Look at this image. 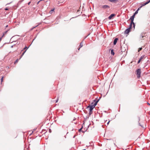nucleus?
I'll list each match as a JSON object with an SVG mask.
<instances>
[{"instance_id": "nucleus-1", "label": "nucleus", "mask_w": 150, "mask_h": 150, "mask_svg": "<svg viewBox=\"0 0 150 150\" xmlns=\"http://www.w3.org/2000/svg\"><path fill=\"white\" fill-rule=\"evenodd\" d=\"M100 98L98 99L97 100L96 102L94 103H91V104L92 105H89L88 106L87 108H89V111H92L93 109L94 108L95 106L97 105V103L100 100Z\"/></svg>"}, {"instance_id": "nucleus-2", "label": "nucleus", "mask_w": 150, "mask_h": 150, "mask_svg": "<svg viewBox=\"0 0 150 150\" xmlns=\"http://www.w3.org/2000/svg\"><path fill=\"white\" fill-rule=\"evenodd\" d=\"M127 49V47L126 45H122L121 47V52H125Z\"/></svg>"}, {"instance_id": "nucleus-3", "label": "nucleus", "mask_w": 150, "mask_h": 150, "mask_svg": "<svg viewBox=\"0 0 150 150\" xmlns=\"http://www.w3.org/2000/svg\"><path fill=\"white\" fill-rule=\"evenodd\" d=\"M137 75L138 78H139L141 76V69H138L137 70Z\"/></svg>"}, {"instance_id": "nucleus-4", "label": "nucleus", "mask_w": 150, "mask_h": 150, "mask_svg": "<svg viewBox=\"0 0 150 150\" xmlns=\"http://www.w3.org/2000/svg\"><path fill=\"white\" fill-rule=\"evenodd\" d=\"M130 28H128L125 31V33L128 34L130 32Z\"/></svg>"}, {"instance_id": "nucleus-5", "label": "nucleus", "mask_w": 150, "mask_h": 150, "mask_svg": "<svg viewBox=\"0 0 150 150\" xmlns=\"http://www.w3.org/2000/svg\"><path fill=\"white\" fill-rule=\"evenodd\" d=\"M134 17H135L134 15H133L130 18V19L131 20V22H132V23H133Z\"/></svg>"}, {"instance_id": "nucleus-6", "label": "nucleus", "mask_w": 150, "mask_h": 150, "mask_svg": "<svg viewBox=\"0 0 150 150\" xmlns=\"http://www.w3.org/2000/svg\"><path fill=\"white\" fill-rule=\"evenodd\" d=\"M102 8L104 9H106L109 8V6L107 5H105L102 6Z\"/></svg>"}, {"instance_id": "nucleus-7", "label": "nucleus", "mask_w": 150, "mask_h": 150, "mask_svg": "<svg viewBox=\"0 0 150 150\" xmlns=\"http://www.w3.org/2000/svg\"><path fill=\"white\" fill-rule=\"evenodd\" d=\"M115 16V14H112L111 15H110L109 17H108V18L110 20L112 18Z\"/></svg>"}, {"instance_id": "nucleus-8", "label": "nucleus", "mask_w": 150, "mask_h": 150, "mask_svg": "<svg viewBox=\"0 0 150 150\" xmlns=\"http://www.w3.org/2000/svg\"><path fill=\"white\" fill-rule=\"evenodd\" d=\"M118 40V39L117 38H116L115 39L113 42L114 45H115L116 44Z\"/></svg>"}, {"instance_id": "nucleus-9", "label": "nucleus", "mask_w": 150, "mask_h": 150, "mask_svg": "<svg viewBox=\"0 0 150 150\" xmlns=\"http://www.w3.org/2000/svg\"><path fill=\"white\" fill-rule=\"evenodd\" d=\"M140 120V118L139 117H138V122H139V121ZM139 123V125L141 126L142 127H143V128H144V127H143V126L142 125H141L140 123L139 122L138 123Z\"/></svg>"}, {"instance_id": "nucleus-10", "label": "nucleus", "mask_w": 150, "mask_h": 150, "mask_svg": "<svg viewBox=\"0 0 150 150\" xmlns=\"http://www.w3.org/2000/svg\"><path fill=\"white\" fill-rule=\"evenodd\" d=\"M109 1H110L112 2H116L117 1V0H108Z\"/></svg>"}, {"instance_id": "nucleus-11", "label": "nucleus", "mask_w": 150, "mask_h": 150, "mask_svg": "<svg viewBox=\"0 0 150 150\" xmlns=\"http://www.w3.org/2000/svg\"><path fill=\"white\" fill-rule=\"evenodd\" d=\"M26 52V50H25L24 52H23L22 54V55H21V56L20 58V59H21V57H22L23 56V55L24 54H25V52Z\"/></svg>"}, {"instance_id": "nucleus-12", "label": "nucleus", "mask_w": 150, "mask_h": 150, "mask_svg": "<svg viewBox=\"0 0 150 150\" xmlns=\"http://www.w3.org/2000/svg\"><path fill=\"white\" fill-rule=\"evenodd\" d=\"M9 30H8L6 31L5 32H4L3 34L2 37L4 35H6Z\"/></svg>"}, {"instance_id": "nucleus-13", "label": "nucleus", "mask_w": 150, "mask_h": 150, "mask_svg": "<svg viewBox=\"0 0 150 150\" xmlns=\"http://www.w3.org/2000/svg\"><path fill=\"white\" fill-rule=\"evenodd\" d=\"M80 47L78 49V50H79L83 46V44H82V42H81L80 43Z\"/></svg>"}, {"instance_id": "nucleus-14", "label": "nucleus", "mask_w": 150, "mask_h": 150, "mask_svg": "<svg viewBox=\"0 0 150 150\" xmlns=\"http://www.w3.org/2000/svg\"><path fill=\"white\" fill-rule=\"evenodd\" d=\"M111 54L112 55H114L115 54L114 52V50H111Z\"/></svg>"}, {"instance_id": "nucleus-15", "label": "nucleus", "mask_w": 150, "mask_h": 150, "mask_svg": "<svg viewBox=\"0 0 150 150\" xmlns=\"http://www.w3.org/2000/svg\"><path fill=\"white\" fill-rule=\"evenodd\" d=\"M132 22H131L130 24L129 25V28H130V29L131 28L132 26Z\"/></svg>"}, {"instance_id": "nucleus-16", "label": "nucleus", "mask_w": 150, "mask_h": 150, "mask_svg": "<svg viewBox=\"0 0 150 150\" xmlns=\"http://www.w3.org/2000/svg\"><path fill=\"white\" fill-rule=\"evenodd\" d=\"M146 4H147L145 2V3H144L143 4H142L141 6H142H142H143L146 5Z\"/></svg>"}, {"instance_id": "nucleus-17", "label": "nucleus", "mask_w": 150, "mask_h": 150, "mask_svg": "<svg viewBox=\"0 0 150 150\" xmlns=\"http://www.w3.org/2000/svg\"><path fill=\"white\" fill-rule=\"evenodd\" d=\"M138 13V10H137L135 12V13H134V14H133V15H134V16H135V15L136 14H137Z\"/></svg>"}, {"instance_id": "nucleus-18", "label": "nucleus", "mask_w": 150, "mask_h": 150, "mask_svg": "<svg viewBox=\"0 0 150 150\" xmlns=\"http://www.w3.org/2000/svg\"><path fill=\"white\" fill-rule=\"evenodd\" d=\"M144 55L140 57L139 59H141V60L144 57Z\"/></svg>"}, {"instance_id": "nucleus-19", "label": "nucleus", "mask_w": 150, "mask_h": 150, "mask_svg": "<svg viewBox=\"0 0 150 150\" xmlns=\"http://www.w3.org/2000/svg\"><path fill=\"white\" fill-rule=\"evenodd\" d=\"M54 9H52L50 11V13H52V12L53 11H54Z\"/></svg>"}, {"instance_id": "nucleus-20", "label": "nucleus", "mask_w": 150, "mask_h": 150, "mask_svg": "<svg viewBox=\"0 0 150 150\" xmlns=\"http://www.w3.org/2000/svg\"><path fill=\"white\" fill-rule=\"evenodd\" d=\"M4 76H3L1 78V82H2L3 81V78H4Z\"/></svg>"}, {"instance_id": "nucleus-21", "label": "nucleus", "mask_w": 150, "mask_h": 150, "mask_svg": "<svg viewBox=\"0 0 150 150\" xmlns=\"http://www.w3.org/2000/svg\"><path fill=\"white\" fill-rule=\"evenodd\" d=\"M92 111H89V115H90L92 113Z\"/></svg>"}, {"instance_id": "nucleus-22", "label": "nucleus", "mask_w": 150, "mask_h": 150, "mask_svg": "<svg viewBox=\"0 0 150 150\" xmlns=\"http://www.w3.org/2000/svg\"><path fill=\"white\" fill-rule=\"evenodd\" d=\"M83 126L79 130V132H81V131H81V129H82L83 128Z\"/></svg>"}, {"instance_id": "nucleus-23", "label": "nucleus", "mask_w": 150, "mask_h": 150, "mask_svg": "<svg viewBox=\"0 0 150 150\" xmlns=\"http://www.w3.org/2000/svg\"><path fill=\"white\" fill-rule=\"evenodd\" d=\"M132 24L133 25V27L134 28L135 27V25L134 22H133V23H132Z\"/></svg>"}, {"instance_id": "nucleus-24", "label": "nucleus", "mask_w": 150, "mask_h": 150, "mask_svg": "<svg viewBox=\"0 0 150 150\" xmlns=\"http://www.w3.org/2000/svg\"><path fill=\"white\" fill-rule=\"evenodd\" d=\"M150 2V0H149L148 1H147L146 2V4H148Z\"/></svg>"}, {"instance_id": "nucleus-25", "label": "nucleus", "mask_w": 150, "mask_h": 150, "mask_svg": "<svg viewBox=\"0 0 150 150\" xmlns=\"http://www.w3.org/2000/svg\"><path fill=\"white\" fill-rule=\"evenodd\" d=\"M150 2V0H149L148 1H147L146 2V4H148Z\"/></svg>"}, {"instance_id": "nucleus-26", "label": "nucleus", "mask_w": 150, "mask_h": 150, "mask_svg": "<svg viewBox=\"0 0 150 150\" xmlns=\"http://www.w3.org/2000/svg\"><path fill=\"white\" fill-rule=\"evenodd\" d=\"M142 50V48L141 47L139 48L138 49V52H139L140 51H141Z\"/></svg>"}, {"instance_id": "nucleus-27", "label": "nucleus", "mask_w": 150, "mask_h": 150, "mask_svg": "<svg viewBox=\"0 0 150 150\" xmlns=\"http://www.w3.org/2000/svg\"><path fill=\"white\" fill-rule=\"evenodd\" d=\"M142 7V6H140V7H139L138 8V9L137 10H138V11L139 10H140L141 8Z\"/></svg>"}, {"instance_id": "nucleus-28", "label": "nucleus", "mask_w": 150, "mask_h": 150, "mask_svg": "<svg viewBox=\"0 0 150 150\" xmlns=\"http://www.w3.org/2000/svg\"><path fill=\"white\" fill-rule=\"evenodd\" d=\"M38 25H36V26H35V27H33V28H31V29H30V30H33V28H35L36 27H37Z\"/></svg>"}, {"instance_id": "nucleus-29", "label": "nucleus", "mask_w": 150, "mask_h": 150, "mask_svg": "<svg viewBox=\"0 0 150 150\" xmlns=\"http://www.w3.org/2000/svg\"><path fill=\"white\" fill-rule=\"evenodd\" d=\"M18 59H17V60H16V61H15V62H14V63L15 64V63H16L17 62H18Z\"/></svg>"}, {"instance_id": "nucleus-30", "label": "nucleus", "mask_w": 150, "mask_h": 150, "mask_svg": "<svg viewBox=\"0 0 150 150\" xmlns=\"http://www.w3.org/2000/svg\"><path fill=\"white\" fill-rule=\"evenodd\" d=\"M29 47H27L26 46L23 49L24 50H25V49H28V48Z\"/></svg>"}, {"instance_id": "nucleus-31", "label": "nucleus", "mask_w": 150, "mask_h": 150, "mask_svg": "<svg viewBox=\"0 0 150 150\" xmlns=\"http://www.w3.org/2000/svg\"><path fill=\"white\" fill-rule=\"evenodd\" d=\"M141 60V59H139V60L138 61L137 63H139L140 62Z\"/></svg>"}, {"instance_id": "nucleus-32", "label": "nucleus", "mask_w": 150, "mask_h": 150, "mask_svg": "<svg viewBox=\"0 0 150 150\" xmlns=\"http://www.w3.org/2000/svg\"><path fill=\"white\" fill-rule=\"evenodd\" d=\"M49 132H50V133H51V129H49Z\"/></svg>"}, {"instance_id": "nucleus-33", "label": "nucleus", "mask_w": 150, "mask_h": 150, "mask_svg": "<svg viewBox=\"0 0 150 150\" xmlns=\"http://www.w3.org/2000/svg\"><path fill=\"white\" fill-rule=\"evenodd\" d=\"M97 100H96V99H95L94 100V101L95 103L96 102Z\"/></svg>"}, {"instance_id": "nucleus-34", "label": "nucleus", "mask_w": 150, "mask_h": 150, "mask_svg": "<svg viewBox=\"0 0 150 150\" xmlns=\"http://www.w3.org/2000/svg\"><path fill=\"white\" fill-rule=\"evenodd\" d=\"M5 10H8V8H5Z\"/></svg>"}, {"instance_id": "nucleus-35", "label": "nucleus", "mask_w": 150, "mask_h": 150, "mask_svg": "<svg viewBox=\"0 0 150 150\" xmlns=\"http://www.w3.org/2000/svg\"><path fill=\"white\" fill-rule=\"evenodd\" d=\"M109 122H110V121H109L107 123V125H108L109 124Z\"/></svg>"}, {"instance_id": "nucleus-36", "label": "nucleus", "mask_w": 150, "mask_h": 150, "mask_svg": "<svg viewBox=\"0 0 150 150\" xmlns=\"http://www.w3.org/2000/svg\"><path fill=\"white\" fill-rule=\"evenodd\" d=\"M58 99H57V100H56V103H57V102L58 101Z\"/></svg>"}, {"instance_id": "nucleus-37", "label": "nucleus", "mask_w": 150, "mask_h": 150, "mask_svg": "<svg viewBox=\"0 0 150 150\" xmlns=\"http://www.w3.org/2000/svg\"><path fill=\"white\" fill-rule=\"evenodd\" d=\"M30 2H29L28 3V4L29 5H30Z\"/></svg>"}, {"instance_id": "nucleus-38", "label": "nucleus", "mask_w": 150, "mask_h": 150, "mask_svg": "<svg viewBox=\"0 0 150 150\" xmlns=\"http://www.w3.org/2000/svg\"><path fill=\"white\" fill-rule=\"evenodd\" d=\"M13 45H12V46H11V48H13Z\"/></svg>"}, {"instance_id": "nucleus-39", "label": "nucleus", "mask_w": 150, "mask_h": 150, "mask_svg": "<svg viewBox=\"0 0 150 150\" xmlns=\"http://www.w3.org/2000/svg\"><path fill=\"white\" fill-rule=\"evenodd\" d=\"M33 132V131H32L31 133L30 134V135Z\"/></svg>"}, {"instance_id": "nucleus-40", "label": "nucleus", "mask_w": 150, "mask_h": 150, "mask_svg": "<svg viewBox=\"0 0 150 150\" xmlns=\"http://www.w3.org/2000/svg\"><path fill=\"white\" fill-rule=\"evenodd\" d=\"M148 104L149 105H150V104L149 103H148Z\"/></svg>"}, {"instance_id": "nucleus-41", "label": "nucleus", "mask_w": 150, "mask_h": 150, "mask_svg": "<svg viewBox=\"0 0 150 150\" xmlns=\"http://www.w3.org/2000/svg\"><path fill=\"white\" fill-rule=\"evenodd\" d=\"M8 27V25H7L6 26V28H7V27Z\"/></svg>"}, {"instance_id": "nucleus-42", "label": "nucleus", "mask_w": 150, "mask_h": 150, "mask_svg": "<svg viewBox=\"0 0 150 150\" xmlns=\"http://www.w3.org/2000/svg\"><path fill=\"white\" fill-rule=\"evenodd\" d=\"M2 39V38H0V40H1V39Z\"/></svg>"}, {"instance_id": "nucleus-43", "label": "nucleus", "mask_w": 150, "mask_h": 150, "mask_svg": "<svg viewBox=\"0 0 150 150\" xmlns=\"http://www.w3.org/2000/svg\"><path fill=\"white\" fill-rule=\"evenodd\" d=\"M90 147H92V146H89Z\"/></svg>"}, {"instance_id": "nucleus-44", "label": "nucleus", "mask_w": 150, "mask_h": 150, "mask_svg": "<svg viewBox=\"0 0 150 150\" xmlns=\"http://www.w3.org/2000/svg\"><path fill=\"white\" fill-rule=\"evenodd\" d=\"M75 136H74V137H73V138H74L75 137Z\"/></svg>"}, {"instance_id": "nucleus-45", "label": "nucleus", "mask_w": 150, "mask_h": 150, "mask_svg": "<svg viewBox=\"0 0 150 150\" xmlns=\"http://www.w3.org/2000/svg\"><path fill=\"white\" fill-rule=\"evenodd\" d=\"M24 0H21V1H24Z\"/></svg>"}, {"instance_id": "nucleus-46", "label": "nucleus", "mask_w": 150, "mask_h": 150, "mask_svg": "<svg viewBox=\"0 0 150 150\" xmlns=\"http://www.w3.org/2000/svg\"><path fill=\"white\" fill-rule=\"evenodd\" d=\"M35 39H33V40H34Z\"/></svg>"}, {"instance_id": "nucleus-47", "label": "nucleus", "mask_w": 150, "mask_h": 150, "mask_svg": "<svg viewBox=\"0 0 150 150\" xmlns=\"http://www.w3.org/2000/svg\"><path fill=\"white\" fill-rule=\"evenodd\" d=\"M35 130V129H34L33 130V131H34Z\"/></svg>"}]
</instances>
